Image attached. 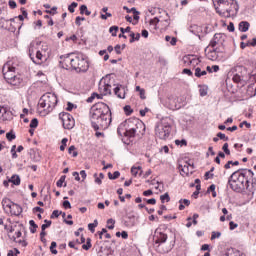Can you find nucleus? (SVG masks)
<instances>
[{"label": "nucleus", "instance_id": "nucleus-1", "mask_svg": "<svg viewBox=\"0 0 256 256\" xmlns=\"http://www.w3.org/2000/svg\"><path fill=\"white\" fill-rule=\"evenodd\" d=\"M90 119L93 129L98 131V129H108L111 125V109L107 104L103 102H98L91 107Z\"/></svg>", "mask_w": 256, "mask_h": 256}, {"label": "nucleus", "instance_id": "nucleus-2", "mask_svg": "<svg viewBox=\"0 0 256 256\" xmlns=\"http://www.w3.org/2000/svg\"><path fill=\"white\" fill-rule=\"evenodd\" d=\"M255 173L251 169H239L231 174L228 184L232 191L241 193L245 189H249V181H254Z\"/></svg>", "mask_w": 256, "mask_h": 256}, {"label": "nucleus", "instance_id": "nucleus-3", "mask_svg": "<svg viewBox=\"0 0 256 256\" xmlns=\"http://www.w3.org/2000/svg\"><path fill=\"white\" fill-rule=\"evenodd\" d=\"M57 103H58L57 95L51 92H48L42 95L41 98L39 99L38 112L40 113V115L45 117V115H49V113H51V111H53V109L57 107Z\"/></svg>", "mask_w": 256, "mask_h": 256}, {"label": "nucleus", "instance_id": "nucleus-4", "mask_svg": "<svg viewBox=\"0 0 256 256\" xmlns=\"http://www.w3.org/2000/svg\"><path fill=\"white\" fill-rule=\"evenodd\" d=\"M17 68L13 66V62L8 61L6 64H4L2 68V73L4 76V79L9 85H14L17 87L18 85H21V77L17 76Z\"/></svg>", "mask_w": 256, "mask_h": 256}, {"label": "nucleus", "instance_id": "nucleus-5", "mask_svg": "<svg viewBox=\"0 0 256 256\" xmlns=\"http://www.w3.org/2000/svg\"><path fill=\"white\" fill-rule=\"evenodd\" d=\"M29 57L35 65H41L43 61H47V55L45 52H41V50H37L35 48V44L31 43L29 46Z\"/></svg>", "mask_w": 256, "mask_h": 256}, {"label": "nucleus", "instance_id": "nucleus-6", "mask_svg": "<svg viewBox=\"0 0 256 256\" xmlns=\"http://www.w3.org/2000/svg\"><path fill=\"white\" fill-rule=\"evenodd\" d=\"M72 69L74 71H77L78 73H85L89 69V62L83 55H78L73 57V62H72Z\"/></svg>", "mask_w": 256, "mask_h": 256}, {"label": "nucleus", "instance_id": "nucleus-7", "mask_svg": "<svg viewBox=\"0 0 256 256\" xmlns=\"http://www.w3.org/2000/svg\"><path fill=\"white\" fill-rule=\"evenodd\" d=\"M171 133V124L167 121H162L155 128V135L158 139L165 140Z\"/></svg>", "mask_w": 256, "mask_h": 256}, {"label": "nucleus", "instance_id": "nucleus-8", "mask_svg": "<svg viewBox=\"0 0 256 256\" xmlns=\"http://www.w3.org/2000/svg\"><path fill=\"white\" fill-rule=\"evenodd\" d=\"M113 89V82L109 79V76L103 78L99 83V92L101 95H111Z\"/></svg>", "mask_w": 256, "mask_h": 256}, {"label": "nucleus", "instance_id": "nucleus-9", "mask_svg": "<svg viewBox=\"0 0 256 256\" xmlns=\"http://www.w3.org/2000/svg\"><path fill=\"white\" fill-rule=\"evenodd\" d=\"M59 119L62 121L64 129H73V127H75V119L71 114L67 112H61L59 114Z\"/></svg>", "mask_w": 256, "mask_h": 256}, {"label": "nucleus", "instance_id": "nucleus-10", "mask_svg": "<svg viewBox=\"0 0 256 256\" xmlns=\"http://www.w3.org/2000/svg\"><path fill=\"white\" fill-rule=\"evenodd\" d=\"M214 3V7L217 13L225 14L231 13V8L229 7V0H212Z\"/></svg>", "mask_w": 256, "mask_h": 256}, {"label": "nucleus", "instance_id": "nucleus-11", "mask_svg": "<svg viewBox=\"0 0 256 256\" xmlns=\"http://www.w3.org/2000/svg\"><path fill=\"white\" fill-rule=\"evenodd\" d=\"M207 57L210 61H223L225 59V51L221 48H213L208 52Z\"/></svg>", "mask_w": 256, "mask_h": 256}, {"label": "nucleus", "instance_id": "nucleus-12", "mask_svg": "<svg viewBox=\"0 0 256 256\" xmlns=\"http://www.w3.org/2000/svg\"><path fill=\"white\" fill-rule=\"evenodd\" d=\"M73 57L71 54L60 56V67L66 70L73 69Z\"/></svg>", "mask_w": 256, "mask_h": 256}, {"label": "nucleus", "instance_id": "nucleus-13", "mask_svg": "<svg viewBox=\"0 0 256 256\" xmlns=\"http://www.w3.org/2000/svg\"><path fill=\"white\" fill-rule=\"evenodd\" d=\"M183 63L186 65V67L189 65H192V67H197V65L201 63V60H199L197 56L188 55L183 57Z\"/></svg>", "mask_w": 256, "mask_h": 256}, {"label": "nucleus", "instance_id": "nucleus-14", "mask_svg": "<svg viewBox=\"0 0 256 256\" xmlns=\"http://www.w3.org/2000/svg\"><path fill=\"white\" fill-rule=\"evenodd\" d=\"M225 41V35L221 33H217L214 35L213 39L211 40L209 46L215 49L217 45H223V42Z\"/></svg>", "mask_w": 256, "mask_h": 256}, {"label": "nucleus", "instance_id": "nucleus-15", "mask_svg": "<svg viewBox=\"0 0 256 256\" xmlns=\"http://www.w3.org/2000/svg\"><path fill=\"white\" fill-rule=\"evenodd\" d=\"M155 245H161L167 241V234L159 231V229L155 230L154 235Z\"/></svg>", "mask_w": 256, "mask_h": 256}, {"label": "nucleus", "instance_id": "nucleus-16", "mask_svg": "<svg viewBox=\"0 0 256 256\" xmlns=\"http://www.w3.org/2000/svg\"><path fill=\"white\" fill-rule=\"evenodd\" d=\"M135 126L132 127L136 132V135H145V124L141 120H134Z\"/></svg>", "mask_w": 256, "mask_h": 256}, {"label": "nucleus", "instance_id": "nucleus-17", "mask_svg": "<svg viewBox=\"0 0 256 256\" xmlns=\"http://www.w3.org/2000/svg\"><path fill=\"white\" fill-rule=\"evenodd\" d=\"M113 87L115 95L119 99H125V87L120 84H113Z\"/></svg>", "mask_w": 256, "mask_h": 256}, {"label": "nucleus", "instance_id": "nucleus-18", "mask_svg": "<svg viewBox=\"0 0 256 256\" xmlns=\"http://www.w3.org/2000/svg\"><path fill=\"white\" fill-rule=\"evenodd\" d=\"M6 213H9V215H15L16 217H19V215L23 213V208H21L19 204H15L13 202L12 206Z\"/></svg>", "mask_w": 256, "mask_h": 256}, {"label": "nucleus", "instance_id": "nucleus-19", "mask_svg": "<svg viewBox=\"0 0 256 256\" xmlns=\"http://www.w3.org/2000/svg\"><path fill=\"white\" fill-rule=\"evenodd\" d=\"M10 233H14L12 235V239L13 241H15L16 243H21L23 245V247H27V242L25 241H21V240H17L21 237L22 233H21V230H11Z\"/></svg>", "mask_w": 256, "mask_h": 256}, {"label": "nucleus", "instance_id": "nucleus-20", "mask_svg": "<svg viewBox=\"0 0 256 256\" xmlns=\"http://www.w3.org/2000/svg\"><path fill=\"white\" fill-rule=\"evenodd\" d=\"M249 27H251V24L247 21H241L238 25V29L241 33H247V31H249Z\"/></svg>", "mask_w": 256, "mask_h": 256}, {"label": "nucleus", "instance_id": "nucleus-21", "mask_svg": "<svg viewBox=\"0 0 256 256\" xmlns=\"http://www.w3.org/2000/svg\"><path fill=\"white\" fill-rule=\"evenodd\" d=\"M189 167H191V165L187 162H185V164H180L179 165V170L181 175H189V173H191V171H189Z\"/></svg>", "mask_w": 256, "mask_h": 256}, {"label": "nucleus", "instance_id": "nucleus-22", "mask_svg": "<svg viewBox=\"0 0 256 256\" xmlns=\"http://www.w3.org/2000/svg\"><path fill=\"white\" fill-rule=\"evenodd\" d=\"M12 204H13V201H11V199L9 198H4L2 200V207L6 213L9 211V209H11Z\"/></svg>", "mask_w": 256, "mask_h": 256}, {"label": "nucleus", "instance_id": "nucleus-23", "mask_svg": "<svg viewBox=\"0 0 256 256\" xmlns=\"http://www.w3.org/2000/svg\"><path fill=\"white\" fill-rule=\"evenodd\" d=\"M9 182L12 183L13 185L19 186L21 185V177H19V175L17 174H14L9 179Z\"/></svg>", "mask_w": 256, "mask_h": 256}, {"label": "nucleus", "instance_id": "nucleus-24", "mask_svg": "<svg viewBox=\"0 0 256 256\" xmlns=\"http://www.w3.org/2000/svg\"><path fill=\"white\" fill-rule=\"evenodd\" d=\"M131 173L133 177H137V175H142L143 170L141 169V166H138V167L133 166L131 168Z\"/></svg>", "mask_w": 256, "mask_h": 256}, {"label": "nucleus", "instance_id": "nucleus-25", "mask_svg": "<svg viewBox=\"0 0 256 256\" xmlns=\"http://www.w3.org/2000/svg\"><path fill=\"white\" fill-rule=\"evenodd\" d=\"M228 7L230 8V13H233L234 11H237L239 9L235 0H229Z\"/></svg>", "mask_w": 256, "mask_h": 256}, {"label": "nucleus", "instance_id": "nucleus-26", "mask_svg": "<svg viewBox=\"0 0 256 256\" xmlns=\"http://www.w3.org/2000/svg\"><path fill=\"white\" fill-rule=\"evenodd\" d=\"M125 137H135L137 135V132H135L134 128H130L124 132Z\"/></svg>", "mask_w": 256, "mask_h": 256}, {"label": "nucleus", "instance_id": "nucleus-27", "mask_svg": "<svg viewBox=\"0 0 256 256\" xmlns=\"http://www.w3.org/2000/svg\"><path fill=\"white\" fill-rule=\"evenodd\" d=\"M194 75H195V77H204V75H207V71L201 70V68L197 67L195 69Z\"/></svg>", "mask_w": 256, "mask_h": 256}, {"label": "nucleus", "instance_id": "nucleus-28", "mask_svg": "<svg viewBox=\"0 0 256 256\" xmlns=\"http://www.w3.org/2000/svg\"><path fill=\"white\" fill-rule=\"evenodd\" d=\"M130 37V43H135V41H139V39H141V34H134L133 32H130Z\"/></svg>", "mask_w": 256, "mask_h": 256}, {"label": "nucleus", "instance_id": "nucleus-29", "mask_svg": "<svg viewBox=\"0 0 256 256\" xmlns=\"http://www.w3.org/2000/svg\"><path fill=\"white\" fill-rule=\"evenodd\" d=\"M80 14H81V15H87V16H89V15H91V11H89V10L87 9V5H81V6H80Z\"/></svg>", "mask_w": 256, "mask_h": 256}, {"label": "nucleus", "instance_id": "nucleus-30", "mask_svg": "<svg viewBox=\"0 0 256 256\" xmlns=\"http://www.w3.org/2000/svg\"><path fill=\"white\" fill-rule=\"evenodd\" d=\"M77 148H75V146H70L68 149V153L69 155H72V157H77V155H79V153L76 150Z\"/></svg>", "mask_w": 256, "mask_h": 256}, {"label": "nucleus", "instance_id": "nucleus-31", "mask_svg": "<svg viewBox=\"0 0 256 256\" xmlns=\"http://www.w3.org/2000/svg\"><path fill=\"white\" fill-rule=\"evenodd\" d=\"M99 225V222L97 220H94L93 223L88 224V229L91 231V233H95V227Z\"/></svg>", "mask_w": 256, "mask_h": 256}, {"label": "nucleus", "instance_id": "nucleus-32", "mask_svg": "<svg viewBox=\"0 0 256 256\" xmlns=\"http://www.w3.org/2000/svg\"><path fill=\"white\" fill-rule=\"evenodd\" d=\"M160 201L161 203H169V201H171V197H169V193H165L163 195L160 196Z\"/></svg>", "mask_w": 256, "mask_h": 256}, {"label": "nucleus", "instance_id": "nucleus-33", "mask_svg": "<svg viewBox=\"0 0 256 256\" xmlns=\"http://www.w3.org/2000/svg\"><path fill=\"white\" fill-rule=\"evenodd\" d=\"M91 247H92L91 238H87L86 244L82 245V249H84L85 251H89V249H91Z\"/></svg>", "mask_w": 256, "mask_h": 256}, {"label": "nucleus", "instance_id": "nucleus-34", "mask_svg": "<svg viewBox=\"0 0 256 256\" xmlns=\"http://www.w3.org/2000/svg\"><path fill=\"white\" fill-rule=\"evenodd\" d=\"M29 225H30V227H32L30 229L31 233H37V227L38 226L35 224V221L34 220H30L29 221Z\"/></svg>", "mask_w": 256, "mask_h": 256}, {"label": "nucleus", "instance_id": "nucleus-35", "mask_svg": "<svg viewBox=\"0 0 256 256\" xmlns=\"http://www.w3.org/2000/svg\"><path fill=\"white\" fill-rule=\"evenodd\" d=\"M117 31H119V26H111L109 32L112 33V37H117Z\"/></svg>", "mask_w": 256, "mask_h": 256}, {"label": "nucleus", "instance_id": "nucleus-36", "mask_svg": "<svg viewBox=\"0 0 256 256\" xmlns=\"http://www.w3.org/2000/svg\"><path fill=\"white\" fill-rule=\"evenodd\" d=\"M232 81H234V83H241V81H243V76L239 74H234Z\"/></svg>", "mask_w": 256, "mask_h": 256}, {"label": "nucleus", "instance_id": "nucleus-37", "mask_svg": "<svg viewBox=\"0 0 256 256\" xmlns=\"http://www.w3.org/2000/svg\"><path fill=\"white\" fill-rule=\"evenodd\" d=\"M107 225L108 229H115V220L113 218L108 219Z\"/></svg>", "mask_w": 256, "mask_h": 256}, {"label": "nucleus", "instance_id": "nucleus-38", "mask_svg": "<svg viewBox=\"0 0 256 256\" xmlns=\"http://www.w3.org/2000/svg\"><path fill=\"white\" fill-rule=\"evenodd\" d=\"M121 175V173L119 171H115L113 174H111V172L108 173V177L109 179H118V177Z\"/></svg>", "mask_w": 256, "mask_h": 256}, {"label": "nucleus", "instance_id": "nucleus-39", "mask_svg": "<svg viewBox=\"0 0 256 256\" xmlns=\"http://www.w3.org/2000/svg\"><path fill=\"white\" fill-rule=\"evenodd\" d=\"M38 125H39V120H37V118H33L30 122L31 129H36Z\"/></svg>", "mask_w": 256, "mask_h": 256}, {"label": "nucleus", "instance_id": "nucleus-40", "mask_svg": "<svg viewBox=\"0 0 256 256\" xmlns=\"http://www.w3.org/2000/svg\"><path fill=\"white\" fill-rule=\"evenodd\" d=\"M79 4L77 2H72L71 5L68 6V11L71 13H75V8H77Z\"/></svg>", "mask_w": 256, "mask_h": 256}, {"label": "nucleus", "instance_id": "nucleus-41", "mask_svg": "<svg viewBox=\"0 0 256 256\" xmlns=\"http://www.w3.org/2000/svg\"><path fill=\"white\" fill-rule=\"evenodd\" d=\"M55 247H57V242L53 241L50 246V251L53 255H57V249Z\"/></svg>", "mask_w": 256, "mask_h": 256}, {"label": "nucleus", "instance_id": "nucleus-42", "mask_svg": "<svg viewBox=\"0 0 256 256\" xmlns=\"http://www.w3.org/2000/svg\"><path fill=\"white\" fill-rule=\"evenodd\" d=\"M69 141V139L67 138H63L61 143L62 145L60 146V151H65V147H67V142Z\"/></svg>", "mask_w": 256, "mask_h": 256}, {"label": "nucleus", "instance_id": "nucleus-43", "mask_svg": "<svg viewBox=\"0 0 256 256\" xmlns=\"http://www.w3.org/2000/svg\"><path fill=\"white\" fill-rule=\"evenodd\" d=\"M44 223L42 226H41V229L42 231H45V229L51 227V221L50 220H44Z\"/></svg>", "mask_w": 256, "mask_h": 256}, {"label": "nucleus", "instance_id": "nucleus-44", "mask_svg": "<svg viewBox=\"0 0 256 256\" xmlns=\"http://www.w3.org/2000/svg\"><path fill=\"white\" fill-rule=\"evenodd\" d=\"M222 149H223V151H224V153H225L226 155H231V150H229V144H228V143H225V144L223 145Z\"/></svg>", "mask_w": 256, "mask_h": 256}, {"label": "nucleus", "instance_id": "nucleus-45", "mask_svg": "<svg viewBox=\"0 0 256 256\" xmlns=\"http://www.w3.org/2000/svg\"><path fill=\"white\" fill-rule=\"evenodd\" d=\"M217 137L218 139H222V141H229V137H227L224 133L219 132Z\"/></svg>", "mask_w": 256, "mask_h": 256}, {"label": "nucleus", "instance_id": "nucleus-46", "mask_svg": "<svg viewBox=\"0 0 256 256\" xmlns=\"http://www.w3.org/2000/svg\"><path fill=\"white\" fill-rule=\"evenodd\" d=\"M219 237H221V232H212L211 235V241L215 240V239H219Z\"/></svg>", "mask_w": 256, "mask_h": 256}, {"label": "nucleus", "instance_id": "nucleus-47", "mask_svg": "<svg viewBox=\"0 0 256 256\" xmlns=\"http://www.w3.org/2000/svg\"><path fill=\"white\" fill-rule=\"evenodd\" d=\"M182 73H183L184 75H188V77H193V72L191 71V69L184 68V69L182 70Z\"/></svg>", "mask_w": 256, "mask_h": 256}, {"label": "nucleus", "instance_id": "nucleus-48", "mask_svg": "<svg viewBox=\"0 0 256 256\" xmlns=\"http://www.w3.org/2000/svg\"><path fill=\"white\" fill-rule=\"evenodd\" d=\"M95 97H97V99H100L99 94L93 93V94L91 95V97H89V98L87 99V102H88V103H93V99H95Z\"/></svg>", "mask_w": 256, "mask_h": 256}, {"label": "nucleus", "instance_id": "nucleus-49", "mask_svg": "<svg viewBox=\"0 0 256 256\" xmlns=\"http://www.w3.org/2000/svg\"><path fill=\"white\" fill-rule=\"evenodd\" d=\"M124 112L126 113V115H131V113H133V109L131 108V106L127 105L124 107Z\"/></svg>", "mask_w": 256, "mask_h": 256}, {"label": "nucleus", "instance_id": "nucleus-50", "mask_svg": "<svg viewBox=\"0 0 256 256\" xmlns=\"http://www.w3.org/2000/svg\"><path fill=\"white\" fill-rule=\"evenodd\" d=\"M81 21H85V18L77 16L75 19V23L78 27H81Z\"/></svg>", "mask_w": 256, "mask_h": 256}, {"label": "nucleus", "instance_id": "nucleus-51", "mask_svg": "<svg viewBox=\"0 0 256 256\" xmlns=\"http://www.w3.org/2000/svg\"><path fill=\"white\" fill-rule=\"evenodd\" d=\"M63 183H65V176H61V178L57 181V187H63Z\"/></svg>", "mask_w": 256, "mask_h": 256}, {"label": "nucleus", "instance_id": "nucleus-52", "mask_svg": "<svg viewBox=\"0 0 256 256\" xmlns=\"http://www.w3.org/2000/svg\"><path fill=\"white\" fill-rule=\"evenodd\" d=\"M15 149H17V146L13 145L11 148L12 159H17V152L15 151Z\"/></svg>", "mask_w": 256, "mask_h": 256}, {"label": "nucleus", "instance_id": "nucleus-53", "mask_svg": "<svg viewBox=\"0 0 256 256\" xmlns=\"http://www.w3.org/2000/svg\"><path fill=\"white\" fill-rule=\"evenodd\" d=\"M6 138L9 140V141H13V139L16 138L15 134H13V132H8L6 134Z\"/></svg>", "mask_w": 256, "mask_h": 256}, {"label": "nucleus", "instance_id": "nucleus-54", "mask_svg": "<svg viewBox=\"0 0 256 256\" xmlns=\"http://www.w3.org/2000/svg\"><path fill=\"white\" fill-rule=\"evenodd\" d=\"M62 212H59V210H54L51 214V219H55L61 215Z\"/></svg>", "mask_w": 256, "mask_h": 256}, {"label": "nucleus", "instance_id": "nucleus-55", "mask_svg": "<svg viewBox=\"0 0 256 256\" xmlns=\"http://www.w3.org/2000/svg\"><path fill=\"white\" fill-rule=\"evenodd\" d=\"M3 119L7 120L11 118V111H9V108H7V113H2Z\"/></svg>", "mask_w": 256, "mask_h": 256}, {"label": "nucleus", "instance_id": "nucleus-56", "mask_svg": "<svg viewBox=\"0 0 256 256\" xmlns=\"http://www.w3.org/2000/svg\"><path fill=\"white\" fill-rule=\"evenodd\" d=\"M229 226H230V231H233L234 229H237V227H239V225L233 221L229 223Z\"/></svg>", "mask_w": 256, "mask_h": 256}, {"label": "nucleus", "instance_id": "nucleus-57", "mask_svg": "<svg viewBox=\"0 0 256 256\" xmlns=\"http://www.w3.org/2000/svg\"><path fill=\"white\" fill-rule=\"evenodd\" d=\"M63 207L64 209H71V202H69L68 200H65L63 202Z\"/></svg>", "mask_w": 256, "mask_h": 256}, {"label": "nucleus", "instance_id": "nucleus-58", "mask_svg": "<svg viewBox=\"0 0 256 256\" xmlns=\"http://www.w3.org/2000/svg\"><path fill=\"white\" fill-rule=\"evenodd\" d=\"M120 31L122 34H125V33H131V27H126V28H120Z\"/></svg>", "mask_w": 256, "mask_h": 256}, {"label": "nucleus", "instance_id": "nucleus-59", "mask_svg": "<svg viewBox=\"0 0 256 256\" xmlns=\"http://www.w3.org/2000/svg\"><path fill=\"white\" fill-rule=\"evenodd\" d=\"M140 99H147V96L145 95V89H142L139 91Z\"/></svg>", "mask_w": 256, "mask_h": 256}, {"label": "nucleus", "instance_id": "nucleus-60", "mask_svg": "<svg viewBox=\"0 0 256 256\" xmlns=\"http://www.w3.org/2000/svg\"><path fill=\"white\" fill-rule=\"evenodd\" d=\"M179 203L185 204L186 207H189V205H191V201L187 200V199H181L179 201Z\"/></svg>", "mask_w": 256, "mask_h": 256}, {"label": "nucleus", "instance_id": "nucleus-61", "mask_svg": "<svg viewBox=\"0 0 256 256\" xmlns=\"http://www.w3.org/2000/svg\"><path fill=\"white\" fill-rule=\"evenodd\" d=\"M228 31H230V33H233V31H235V25L230 22L228 25Z\"/></svg>", "mask_w": 256, "mask_h": 256}, {"label": "nucleus", "instance_id": "nucleus-62", "mask_svg": "<svg viewBox=\"0 0 256 256\" xmlns=\"http://www.w3.org/2000/svg\"><path fill=\"white\" fill-rule=\"evenodd\" d=\"M9 7L11 9H15L17 7V2L13 1V0H10L9 1Z\"/></svg>", "mask_w": 256, "mask_h": 256}, {"label": "nucleus", "instance_id": "nucleus-63", "mask_svg": "<svg viewBox=\"0 0 256 256\" xmlns=\"http://www.w3.org/2000/svg\"><path fill=\"white\" fill-rule=\"evenodd\" d=\"M112 16H113V15H112L111 13L106 12V15H105V14H102V15H101V19L107 20V17H112Z\"/></svg>", "mask_w": 256, "mask_h": 256}, {"label": "nucleus", "instance_id": "nucleus-64", "mask_svg": "<svg viewBox=\"0 0 256 256\" xmlns=\"http://www.w3.org/2000/svg\"><path fill=\"white\" fill-rule=\"evenodd\" d=\"M159 19L157 17H155L154 19L150 20V25H157V23H159Z\"/></svg>", "mask_w": 256, "mask_h": 256}]
</instances>
